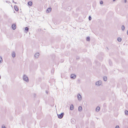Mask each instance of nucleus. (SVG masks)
<instances>
[{"instance_id": "cd10ccee", "label": "nucleus", "mask_w": 128, "mask_h": 128, "mask_svg": "<svg viewBox=\"0 0 128 128\" xmlns=\"http://www.w3.org/2000/svg\"><path fill=\"white\" fill-rule=\"evenodd\" d=\"M6 2L8 3H10V1H6Z\"/></svg>"}, {"instance_id": "dca6fc26", "label": "nucleus", "mask_w": 128, "mask_h": 128, "mask_svg": "<svg viewBox=\"0 0 128 128\" xmlns=\"http://www.w3.org/2000/svg\"><path fill=\"white\" fill-rule=\"evenodd\" d=\"M103 79L104 81H106L107 79V77L106 76H104Z\"/></svg>"}, {"instance_id": "9b49d317", "label": "nucleus", "mask_w": 128, "mask_h": 128, "mask_svg": "<svg viewBox=\"0 0 128 128\" xmlns=\"http://www.w3.org/2000/svg\"><path fill=\"white\" fill-rule=\"evenodd\" d=\"M14 8L15 10L16 11H17L18 10V8L17 6L16 5H15L14 6Z\"/></svg>"}, {"instance_id": "f03ea898", "label": "nucleus", "mask_w": 128, "mask_h": 128, "mask_svg": "<svg viewBox=\"0 0 128 128\" xmlns=\"http://www.w3.org/2000/svg\"><path fill=\"white\" fill-rule=\"evenodd\" d=\"M64 115V112H62L60 114H57L58 118L60 119L62 118H63Z\"/></svg>"}, {"instance_id": "c756f323", "label": "nucleus", "mask_w": 128, "mask_h": 128, "mask_svg": "<svg viewBox=\"0 0 128 128\" xmlns=\"http://www.w3.org/2000/svg\"><path fill=\"white\" fill-rule=\"evenodd\" d=\"M2 128H6L5 126H2Z\"/></svg>"}, {"instance_id": "aec40b11", "label": "nucleus", "mask_w": 128, "mask_h": 128, "mask_svg": "<svg viewBox=\"0 0 128 128\" xmlns=\"http://www.w3.org/2000/svg\"><path fill=\"white\" fill-rule=\"evenodd\" d=\"M125 29V27L124 25H122V30L124 31Z\"/></svg>"}, {"instance_id": "2eb2a0df", "label": "nucleus", "mask_w": 128, "mask_h": 128, "mask_svg": "<svg viewBox=\"0 0 128 128\" xmlns=\"http://www.w3.org/2000/svg\"><path fill=\"white\" fill-rule=\"evenodd\" d=\"M12 56L13 58H14L16 56V54L14 52H13L12 54Z\"/></svg>"}, {"instance_id": "c9c22d12", "label": "nucleus", "mask_w": 128, "mask_h": 128, "mask_svg": "<svg viewBox=\"0 0 128 128\" xmlns=\"http://www.w3.org/2000/svg\"><path fill=\"white\" fill-rule=\"evenodd\" d=\"M116 0H113V2H114V1H115Z\"/></svg>"}, {"instance_id": "7ed1b4c3", "label": "nucleus", "mask_w": 128, "mask_h": 128, "mask_svg": "<svg viewBox=\"0 0 128 128\" xmlns=\"http://www.w3.org/2000/svg\"><path fill=\"white\" fill-rule=\"evenodd\" d=\"M102 84V82L101 81L99 80L97 82H96L95 83L96 85H98L100 86Z\"/></svg>"}, {"instance_id": "a878e982", "label": "nucleus", "mask_w": 128, "mask_h": 128, "mask_svg": "<svg viewBox=\"0 0 128 128\" xmlns=\"http://www.w3.org/2000/svg\"><path fill=\"white\" fill-rule=\"evenodd\" d=\"M76 60H79L80 59V57L79 56H77L76 57Z\"/></svg>"}, {"instance_id": "4468645a", "label": "nucleus", "mask_w": 128, "mask_h": 128, "mask_svg": "<svg viewBox=\"0 0 128 128\" xmlns=\"http://www.w3.org/2000/svg\"><path fill=\"white\" fill-rule=\"evenodd\" d=\"M28 4L30 6H31L32 5V2L31 1H29L28 2Z\"/></svg>"}, {"instance_id": "1a4fd4ad", "label": "nucleus", "mask_w": 128, "mask_h": 128, "mask_svg": "<svg viewBox=\"0 0 128 128\" xmlns=\"http://www.w3.org/2000/svg\"><path fill=\"white\" fill-rule=\"evenodd\" d=\"M74 109V106L73 104H71L70 107V110H72Z\"/></svg>"}, {"instance_id": "39448f33", "label": "nucleus", "mask_w": 128, "mask_h": 128, "mask_svg": "<svg viewBox=\"0 0 128 128\" xmlns=\"http://www.w3.org/2000/svg\"><path fill=\"white\" fill-rule=\"evenodd\" d=\"M78 99V100H81L82 99V96L80 94L77 95Z\"/></svg>"}, {"instance_id": "5701e85b", "label": "nucleus", "mask_w": 128, "mask_h": 128, "mask_svg": "<svg viewBox=\"0 0 128 128\" xmlns=\"http://www.w3.org/2000/svg\"><path fill=\"white\" fill-rule=\"evenodd\" d=\"M88 18L89 20H90L92 19V17L90 16H89Z\"/></svg>"}, {"instance_id": "7c9ffc66", "label": "nucleus", "mask_w": 128, "mask_h": 128, "mask_svg": "<svg viewBox=\"0 0 128 128\" xmlns=\"http://www.w3.org/2000/svg\"><path fill=\"white\" fill-rule=\"evenodd\" d=\"M36 96V94H34V97H35Z\"/></svg>"}, {"instance_id": "9d476101", "label": "nucleus", "mask_w": 128, "mask_h": 128, "mask_svg": "<svg viewBox=\"0 0 128 128\" xmlns=\"http://www.w3.org/2000/svg\"><path fill=\"white\" fill-rule=\"evenodd\" d=\"M100 110V108L98 106L96 108V111L98 112Z\"/></svg>"}, {"instance_id": "e433bc0d", "label": "nucleus", "mask_w": 128, "mask_h": 128, "mask_svg": "<svg viewBox=\"0 0 128 128\" xmlns=\"http://www.w3.org/2000/svg\"><path fill=\"white\" fill-rule=\"evenodd\" d=\"M14 3L15 4H16L17 3L16 2H14Z\"/></svg>"}, {"instance_id": "58836bf2", "label": "nucleus", "mask_w": 128, "mask_h": 128, "mask_svg": "<svg viewBox=\"0 0 128 128\" xmlns=\"http://www.w3.org/2000/svg\"><path fill=\"white\" fill-rule=\"evenodd\" d=\"M0 78H1V76L0 75Z\"/></svg>"}, {"instance_id": "bb28decb", "label": "nucleus", "mask_w": 128, "mask_h": 128, "mask_svg": "<svg viewBox=\"0 0 128 128\" xmlns=\"http://www.w3.org/2000/svg\"><path fill=\"white\" fill-rule=\"evenodd\" d=\"M115 128H120L119 126H116Z\"/></svg>"}, {"instance_id": "f3484780", "label": "nucleus", "mask_w": 128, "mask_h": 128, "mask_svg": "<svg viewBox=\"0 0 128 128\" xmlns=\"http://www.w3.org/2000/svg\"><path fill=\"white\" fill-rule=\"evenodd\" d=\"M82 108L81 106H79L78 108V110L79 112H81L82 110Z\"/></svg>"}, {"instance_id": "f257e3e1", "label": "nucleus", "mask_w": 128, "mask_h": 128, "mask_svg": "<svg viewBox=\"0 0 128 128\" xmlns=\"http://www.w3.org/2000/svg\"><path fill=\"white\" fill-rule=\"evenodd\" d=\"M23 79L26 82H29V80L28 77L25 74L24 75Z\"/></svg>"}, {"instance_id": "b1692460", "label": "nucleus", "mask_w": 128, "mask_h": 128, "mask_svg": "<svg viewBox=\"0 0 128 128\" xmlns=\"http://www.w3.org/2000/svg\"><path fill=\"white\" fill-rule=\"evenodd\" d=\"M100 3L101 4H103V2L102 0H101L100 2Z\"/></svg>"}, {"instance_id": "412c9836", "label": "nucleus", "mask_w": 128, "mask_h": 128, "mask_svg": "<svg viewBox=\"0 0 128 128\" xmlns=\"http://www.w3.org/2000/svg\"><path fill=\"white\" fill-rule=\"evenodd\" d=\"M125 114L126 115H128V111L125 110Z\"/></svg>"}, {"instance_id": "2f4dec72", "label": "nucleus", "mask_w": 128, "mask_h": 128, "mask_svg": "<svg viewBox=\"0 0 128 128\" xmlns=\"http://www.w3.org/2000/svg\"><path fill=\"white\" fill-rule=\"evenodd\" d=\"M127 34L128 35V30L127 31Z\"/></svg>"}, {"instance_id": "6e6552de", "label": "nucleus", "mask_w": 128, "mask_h": 128, "mask_svg": "<svg viewBox=\"0 0 128 128\" xmlns=\"http://www.w3.org/2000/svg\"><path fill=\"white\" fill-rule=\"evenodd\" d=\"M12 28L13 30H15L16 28V26L15 24H13L12 25Z\"/></svg>"}, {"instance_id": "a211bd4d", "label": "nucleus", "mask_w": 128, "mask_h": 128, "mask_svg": "<svg viewBox=\"0 0 128 128\" xmlns=\"http://www.w3.org/2000/svg\"><path fill=\"white\" fill-rule=\"evenodd\" d=\"M86 40L87 41H89L90 40V36H88L86 38Z\"/></svg>"}, {"instance_id": "ddd939ff", "label": "nucleus", "mask_w": 128, "mask_h": 128, "mask_svg": "<svg viewBox=\"0 0 128 128\" xmlns=\"http://www.w3.org/2000/svg\"><path fill=\"white\" fill-rule=\"evenodd\" d=\"M108 62L110 66H112V61L110 60H108Z\"/></svg>"}, {"instance_id": "0eeeda50", "label": "nucleus", "mask_w": 128, "mask_h": 128, "mask_svg": "<svg viewBox=\"0 0 128 128\" xmlns=\"http://www.w3.org/2000/svg\"><path fill=\"white\" fill-rule=\"evenodd\" d=\"M40 54L39 53H36L34 55V57L36 58H37L40 55Z\"/></svg>"}, {"instance_id": "20e7f679", "label": "nucleus", "mask_w": 128, "mask_h": 128, "mask_svg": "<svg viewBox=\"0 0 128 128\" xmlns=\"http://www.w3.org/2000/svg\"><path fill=\"white\" fill-rule=\"evenodd\" d=\"M76 77V75L74 74H72L70 75V78L72 79H74Z\"/></svg>"}, {"instance_id": "f8f14e48", "label": "nucleus", "mask_w": 128, "mask_h": 128, "mask_svg": "<svg viewBox=\"0 0 128 128\" xmlns=\"http://www.w3.org/2000/svg\"><path fill=\"white\" fill-rule=\"evenodd\" d=\"M29 28L28 27H26L25 28V30L26 31V32H28Z\"/></svg>"}, {"instance_id": "f704fd0d", "label": "nucleus", "mask_w": 128, "mask_h": 128, "mask_svg": "<svg viewBox=\"0 0 128 128\" xmlns=\"http://www.w3.org/2000/svg\"><path fill=\"white\" fill-rule=\"evenodd\" d=\"M12 2H14V1L13 0H12Z\"/></svg>"}, {"instance_id": "4be33fe9", "label": "nucleus", "mask_w": 128, "mask_h": 128, "mask_svg": "<svg viewBox=\"0 0 128 128\" xmlns=\"http://www.w3.org/2000/svg\"><path fill=\"white\" fill-rule=\"evenodd\" d=\"M2 62V57L0 56V63H1Z\"/></svg>"}, {"instance_id": "c85d7f7f", "label": "nucleus", "mask_w": 128, "mask_h": 128, "mask_svg": "<svg viewBox=\"0 0 128 128\" xmlns=\"http://www.w3.org/2000/svg\"><path fill=\"white\" fill-rule=\"evenodd\" d=\"M124 2L125 3H126V0H124Z\"/></svg>"}, {"instance_id": "473e14b6", "label": "nucleus", "mask_w": 128, "mask_h": 128, "mask_svg": "<svg viewBox=\"0 0 128 128\" xmlns=\"http://www.w3.org/2000/svg\"><path fill=\"white\" fill-rule=\"evenodd\" d=\"M78 81L79 82H80V80L79 79H78Z\"/></svg>"}, {"instance_id": "72a5a7b5", "label": "nucleus", "mask_w": 128, "mask_h": 128, "mask_svg": "<svg viewBox=\"0 0 128 128\" xmlns=\"http://www.w3.org/2000/svg\"><path fill=\"white\" fill-rule=\"evenodd\" d=\"M106 48L108 50H109V48L107 47H106Z\"/></svg>"}, {"instance_id": "393cba45", "label": "nucleus", "mask_w": 128, "mask_h": 128, "mask_svg": "<svg viewBox=\"0 0 128 128\" xmlns=\"http://www.w3.org/2000/svg\"><path fill=\"white\" fill-rule=\"evenodd\" d=\"M54 69H53L51 70V72L52 73H54Z\"/></svg>"}, {"instance_id": "6ab92c4d", "label": "nucleus", "mask_w": 128, "mask_h": 128, "mask_svg": "<svg viewBox=\"0 0 128 128\" xmlns=\"http://www.w3.org/2000/svg\"><path fill=\"white\" fill-rule=\"evenodd\" d=\"M122 38L120 37H118L117 38V40L118 42H121L122 41Z\"/></svg>"}, {"instance_id": "423d86ee", "label": "nucleus", "mask_w": 128, "mask_h": 128, "mask_svg": "<svg viewBox=\"0 0 128 128\" xmlns=\"http://www.w3.org/2000/svg\"><path fill=\"white\" fill-rule=\"evenodd\" d=\"M51 8L50 7L49 8L46 10V12L49 13L51 12Z\"/></svg>"}, {"instance_id": "4c0bfd02", "label": "nucleus", "mask_w": 128, "mask_h": 128, "mask_svg": "<svg viewBox=\"0 0 128 128\" xmlns=\"http://www.w3.org/2000/svg\"><path fill=\"white\" fill-rule=\"evenodd\" d=\"M46 93H48V92H47V91H46Z\"/></svg>"}]
</instances>
